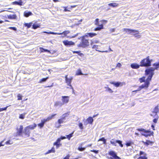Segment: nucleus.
Listing matches in <instances>:
<instances>
[{"mask_svg": "<svg viewBox=\"0 0 159 159\" xmlns=\"http://www.w3.org/2000/svg\"><path fill=\"white\" fill-rule=\"evenodd\" d=\"M135 33L134 35V37L137 38H139L141 37V35L139 34H136V32L134 33Z\"/></svg>", "mask_w": 159, "mask_h": 159, "instance_id": "nucleus-50", "label": "nucleus"}, {"mask_svg": "<svg viewBox=\"0 0 159 159\" xmlns=\"http://www.w3.org/2000/svg\"><path fill=\"white\" fill-rule=\"evenodd\" d=\"M61 98V100L64 105L68 103L69 102V97L68 96H62Z\"/></svg>", "mask_w": 159, "mask_h": 159, "instance_id": "nucleus-10", "label": "nucleus"}, {"mask_svg": "<svg viewBox=\"0 0 159 159\" xmlns=\"http://www.w3.org/2000/svg\"><path fill=\"white\" fill-rule=\"evenodd\" d=\"M17 17L16 14H10L7 15V17L9 19H15Z\"/></svg>", "mask_w": 159, "mask_h": 159, "instance_id": "nucleus-22", "label": "nucleus"}, {"mask_svg": "<svg viewBox=\"0 0 159 159\" xmlns=\"http://www.w3.org/2000/svg\"><path fill=\"white\" fill-rule=\"evenodd\" d=\"M22 96L20 94H19L17 95L18 100H20L22 99Z\"/></svg>", "mask_w": 159, "mask_h": 159, "instance_id": "nucleus-51", "label": "nucleus"}, {"mask_svg": "<svg viewBox=\"0 0 159 159\" xmlns=\"http://www.w3.org/2000/svg\"><path fill=\"white\" fill-rule=\"evenodd\" d=\"M137 130L139 132H141V134L145 137L151 136L153 133V132H151L148 130H146L143 128L138 129Z\"/></svg>", "mask_w": 159, "mask_h": 159, "instance_id": "nucleus-2", "label": "nucleus"}, {"mask_svg": "<svg viewBox=\"0 0 159 159\" xmlns=\"http://www.w3.org/2000/svg\"><path fill=\"white\" fill-rule=\"evenodd\" d=\"M110 83L113 84L116 87H118L120 86L121 83L119 82H111Z\"/></svg>", "mask_w": 159, "mask_h": 159, "instance_id": "nucleus-16", "label": "nucleus"}, {"mask_svg": "<svg viewBox=\"0 0 159 159\" xmlns=\"http://www.w3.org/2000/svg\"><path fill=\"white\" fill-rule=\"evenodd\" d=\"M91 152H93L95 153V154H98L99 152V150H90V151Z\"/></svg>", "mask_w": 159, "mask_h": 159, "instance_id": "nucleus-55", "label": "nucleus"}, {"mask_svg": "<svg viewBox=\"0 0 159 159\" xmlns=\"http://www.w3.org/2000/svg\"><path fill=\"white\" fill-rule=\"evenodd\" d=\"M56 115V114L52 115L51 116H49L46 119H44L46 122L48 121L51 120L53 117Z\"/></svg>", "mask_w": 159, "mask_h": 159, "instance_id": "nucleus-27", "label": "nucleus"}, {"mask_svg": "<svg viewBox=\"0 0 159 159\" xmlns=\"http://www.w3.org/2000/svg\"><path fill=\"white\" fill-rule=\"evenodd\" d=\"M44 33L48 34H57V35H64V36H66V35L70 33V31L68 30H66L63 31L62 33H57L56 32H53L50 31L49 32H48L46 31H44L43 32Z\"/></svg>", "mask_w": 159, "mask_h": 159, "instance_id": "nucleus-3", "label": "nucleus"}, {"mask_svg": "<svg viewBox=\"0 0 159 159\" xmlns=\"http://www.w3.org/2000/svg\"><path fill=\"white\" fill-rule=\"evenodd\" d=\"M73 53H77L80 57H83L84 56V54L82 53H80V51H73Z\"/></svg>", "mask_w": 159, "mask_h": 159, "instance_id": "nucleus-29", "label": "nucleus"}, {"mask_svg": "<svg viewBox=\"0 0 159 159\" xmlns=\"http://www.w3.org/2000/svg\"><path fill=\"white\" fill-rule=\"evenodd\" d=\"M155 117L156 118H154L153 120V121L154 123H157V120H158V116H155Z\"/></svg>", "mask_w": 159, "mask_h": 159, "instance_id": "nucleus-48", "label": "nucleus"}, {"mask_svg": "<svg viewBox=\"0 0 159 159\" xmlns=\"http://www.w3.org/2000/svg\"><path fill=\"white\" fill-rule=\"evenodd\" d=\"M133 144V142L131 141H129L127 142L126 143V145L127 146H131Z\"/></svg>", "mask_w": 159, "mask_h": 159, "instance_id": "nucleus-42", "label": "nucleus"}, {"mask_svg": "<svg viewBox=\"0 0 159 159\" xmlns=\"http://www.w3.org/2000/svg\"><path fill=\"white\" fill-rule=\"evenodd\" d=\"M46 122L44 119L41 120V122L40 123L38 124V126L40 127V128H42L43 127L45 123Z\"/></svg>", "mask_w": 159, "mask_h": 159, "instance_id": "nucleus-17", "label": "nucleus"}, {"mask_svg": "<svg viewBox=\"0 0 159 159\" xmlns=\"http://www.w3.org/2000/svg\"><path fill=\"white\" fill-rule=\"evenodd\" d=\"M155 69L151 67L145 70V73L147 75H153L154 74V71Z\"/></svg>", "mask_w": 159, "mask_h": 159, "instance_id": "nucleus-8", "label": "nucleus"}, {"mask_svg": "<svg viewBox=\"0 0 159 159\" xmlns=\"http://www.w3.org/2000/svg\"><path fill=\"white\" fill-rule=\"evenodd\" d=\"M109 6L111 7H115L117 6L118 4L116 3H110L108 4Z\"/></svg>", "mask_w": 159, "mask_h": 159, "instance_id": "nucleus-37", "label": "nucleus"}, {"mask_svg": "<svg viewBox=\"0 0 159 159\" xmlns=\"http://www.w3.org/2000/svg\"><path fill=\"white\" fill-rule=\"evenodd\" d=\"M63 43L65 46H67L74 45L75 44V43L72 41H68V40L63 41Z\"/></svg>", "mask_w": 159, "mask_h": 159, "instance_id": "nucleus-11", "label": "nucleus"}, {"mask_svg": "<svg viewBox=\"0 0 159 159\" xmlns=\"http://www.w3.org/2000/svg\"><path fill=\"white\" fill-rule=\"evenodd\" d=\"M76 75H83V74L82 73V71L80 69H78L76 72Z\"/></svg>", "mask_w": 159, "mask_h": 159, "instance_id": "nucleus-39", "label": "nucleus"}, {"mask_svg": "<svg viewBox=\"0 0 159 159\" xmlns=\"http://www.w3.org/2000/svg\"><path fill=\"white\" fill-rule=\"evenodd\" d=\"M27 113H24L22 114H21L20 115L19 118L20 119H23L25 118V116Z\"/></svg>", "mask_w": 159, "mask_h": 159, "instance_id": "nucleus-36", "label": "nucleus"}, {"mask_svg": "<svg viewBox=\"0 0 159 159\" xmlns=\"http://www.w3.org/2000/svg\"><path fill=\"white\" fill-rule=\"evenodd\" d=\"M95 21L96 22V23H95V25H98V23H99V22H98V21H99V19H96V20H95Z\"/></svg>", "mask_w": 159, "mask_h": 159, "instance_id": "nucleus-58", "label": "nucleus"}, {"mask_svg": "<svg viewBox=\"0 0 159 159\" xmlns=\"http://www.w3.org/2000/svg\"><path fill=\"white\" fill-rule=\"evenodd\" d=\"M97 34L95 33H90L87 34V37H92L95 36Z\"/></svg>", "mask_w": 159, "mask_h": 159, "instance_id": "nucleus-31", "label": "nucleus"}, {"mask_svg": "<svg viewBox=\"0 0 159 159\" xmlns=\"http://www.w3.org/2000/svg\"><path fill=\"white\" fill-rule=\"evenodd\" d=\"M48 77H47L45 78H43L40 80L39 83H42L43 82H45L48 79Z\"/></svg>", "mask_w": 159, "mask_h": 159, "instance_id": "nucleus-35", "label": "nucleus"}, {"mask_svg": "<svg viewBox=\"0 0 159 159\" xmlns=\"http://www.w3.org/2000/svg\"><path fill=\"white\" fill-rule=\"evenodd\" d=\"M74 133V131H73L72 133L70 134H69L66 135V138H67L69 140H70L71 137L73 136V134Z\"/></svg>", "mask_w": 159, "mask_h": 159, "instance_id": "nucleus-32", "label": "nucleus"}, {"mask_svg": "<svg viewBox=\"0 0 159 159\" xmlns=\"http://www.w3.org/2000/svg\"><path fill=\"white\" fill-rule=\"evenodd\" d=\"M9 28L11 30H12L14 31H16V28L14 27H10Z\"/></svg>", "mask_w": 159, "mask_h": 159, "instance_id": "nucleus-57", "label": "nucleus"}, {"mask_svg": "<svg viewBox=\"0 0 159 159\" xmlns=\"http://www.w3.org/2000/svg\"><path fill=\"white\" fill-rule=\"evenodd\" d=\"M86 148V147L83 148L82 147H78V149L80 151H82L85 150Z\"/></svg>", "mask_w": 159, "mask_h": 159, "instance_id": "nucleus-46", "label": "nucleus"}, {"mask_svg": "<svg viewBox=\"0 0 159 159\" xmlns=\"http://www.w3.org/2000/svg\"><path fill=\"white\" fill-rule=\"evenodd\" d=\"M61 139L60 138H58L56 142L54 143V145L56 146L57 148H58L60 145H61L60 143L61 141Z\"/></svg>", "mask_w": 159, "mask_h": 159, "instance_id": "nucleus-19", "label": "nucleus"}, {"mask_svg": "<svg viewBox=\"0 0 159 159\" xmlns=\"http://www.w3.org/2000/svg\"><path fill=\"white\" fill-rule=\"evenodd\" d=\"M64 11H70L69 10L67 9L66 7H64Z\"/></svg>", "mask_w": 159, "mask_h": 159, "instance_id": "nucleus-62", "label": "nucleus"}, {"mask_svg": "<svg viewBox=\"0 0 159 159\" xmlns=\"http://www.w3.org/2000/svg\"><path fill=\"white\" fill-rule=\"evenodd\" d=\"M153 75H149L148 76V77L146 80L145 81V82H148L149 83V84H150L149 81L151 80V79Z\"/></svg>", "mask_w": 159, "mask_h": 159, "instance_id": "nucleus-30", "label": "nucleus"}, {"mask_svg": "<svg viewBox=\"0 0 159 159\" xmlns=\"http://www.w3.org/2000/svg\"><path fill=\"white\" fill-rule=\"evenodd\" d=\"M159 111V110L158 108V107H156L154 109L153 111V113H155V116H158L157 115V113Z\"/></svg>", "mask_w": 159, "mask_h": 159, "instance_id": "nucleus-25", "label": "nucleus"}, {"mask_svg": "<svg viewBox=\"0 0 159 159\" xmlns=\"http://www.w3.org/2000/svg\"><path fill=\"white\" fill-rule=\"evenodd\" d=\"M79 126L80 129H83V125L82 123H79Z\"/></svg>", "mask_w": 159, "mask_h": 159, "instance_id": "nucleus-54", "label": "nucleus"}, {"mask_svg": "<svg viewBox=\"0 0 159 159\" xmlns=\"http://www.w3.org/2000/svg\"><path fill=\"white\" fill-rule=\"evenodd\" d=\"M140 65H139L136 63H132L130 65L131 67L133 69H137L139 68Z\"/></svg>", "mask_w": 159, "mask_h": 159, "instance_id": "nucleus-15", "label": "nucleus"}, {"mask_svg": "<svg viewBox=\"0 0 159 159\" xmlns=\"http://www.w3.org/2000/svg\"><path fill=\"white\" fill-rule=\"evenodd\" d=\"M70 157V155L69 154H68L66 157H65L63 159H69Z\"/></svg>", "mask_w": 159, "mask_h": 159, "instance_id": "nucleus-61", "label": "nucleus"}, {"mask_svg": "<svg viewBox=\"0 0 159 159\" xmlns=\"http://www.w3.org/2000/svg\"><path fill=\"white\" fill-rule=\"evenodd\" d=\"M55 152V148L53 147L51 149L48 150V151L46 153V154H48L51 152Z\"/></svg>", "mask_w": 159, "mask_h": 159, "instance_id": "nucleus-34", "label": "nucleus"}, {"mask_svg": "<svg viewBox=\"0 0 159 159\" xmlns=\"http://www.w3.org/2000/svg\"><path fill=\"white\" fill-rule=\"evenodd\" d=\"M89 45V42L88 41L85 39H83L82 42L79 45V46L85 48Z\"/></svg>", "mask_w": 159, "mask_h": 159, "instance_id": "nucleus-6", "label": "nucleus"}, {"mask_svg": "<svg viewBox=\"0 0 159 159\" xmlns=\"http://www.w3.org/2000/svg\"><path fill=\"white\" fill-rule=\"evenodd\" d=\"M138 159H147V157L146 156V154H145L143 156H140Z\"/></svg>", "mask_w": 159, "mask_h": 159, "instance_id": "nucleus-45", "label": "nucleus"}, {"mask_svg": "<svg viewBox=\"0 0 159 159\" xmlns=\"http://www.w3.org/2000/svg\"><path fill=\"white\" fill-rule=\"evenodd\" d=\"M151 142L150 141L147 140L146 142H144V144L147 145H148Z\"/></svg>", "mask_w": 159, "mask_h": 159, "instance_id": "nucleus-56", "label": "nucleus"}, {"mask_svg": "<svg viewBox=\"0 0 159 159\" xmlns=\"http://www.w3.org/2000/svg\"><path fill=\"white\" fill-rule=\"evenodd\" d=\"M69 114L68 113V112L64 114L61 116V118L64 120L65 121H66V117L68 116Z\"/></svg>", "mask_w": 159, "mask_h": 159, "instance_id": "nucleus-20", "label": "nucleus"}, {"mask_svg": "<svg viewBox=\"0 0 159 159\" xmlns=\"http://www.w3.org/2000/svg\"><path fill=\"white\" fill-rule=\"evenodd\" d=\"M5 143L6 144H11L13 143V142L12 141H11L10 140H9L5 142Z\"/></svg>", "mask_w": 159, "mask_h": 159, "instance_id": "nucleus-47", "label": "nucleus"}, {"mask_svg": "<svg viewBox=\"0 0 159 159\" xmlns=\"http://www.w3.org/2000/svg\"><path fill=\"white\" fill-rule=\"evenodd\" d=\"M110 143L111 144L114 146H116V143H117L119 144V145L121 147H123V145L122 143V142L120 140L113 139L110 141Z\"/></svg>", "mask_w": 159, "mask_h": 159, "instance_id": "nucleus-4", "label": "nucleus"}, {"mask_svg": "<svg viewBox=\"0 0 159 159\" xmlns=\"http://www.w3.org/2000/svg\"><path fill=\"white\" fill-rule=\"evenodd\" d=\"M108 154L111 157H108L109 159H121V158L118 156L116 153L114 151H111L109 152Z\"/></svg>", "mask_w": 159, "mask_h": 159, "instance_id": "nucleus-5", "label": "nucleus"}, {"mask_svg": "<svg viewBox=\"0 0 159 159\" xmlns=\"http://www.w3.org/2000/svg\"><path fill=\"white\" fill-rule=\"evenodd\" d=\"M115 28L111 29L110 30V31L111 33L115 32Z\"/></svg>", "mask_w": 159, "mask_h": 159, "instance_id": "nucleus-59", "label": "nucleus"}, {"mask_svg": "<svg viewBox=\"0 0 159 159\" xmlns=\"http://www.w3.org/2000/svg\"><path fill=\"white\" fill-rule=\"evenodd\" d=\"M123 31H126V32H129L130 34L132 32L135 33L136 32V34H138L139 32L138 30H134L130 29L127 28H124L123 29Z\"/></svg>", "mask_w": 159, "mask_h": 159, "instance_id": "nucleus-12", "label": "nucleus"}, {"mask_svg": "<svg viewBox=\"0 0 159 159\" xmlns=\"http://www.w3.org/2000/svg\"><path fill=\"white\" fill-rule=\"evenodd\" d=\"M151 60H150L149 57L144 59L140 62V66L141 67H148L151 66Z\"/></svg>", "mask_w": 159, "mask_h": 159, "instance_id": "nucleus-1", "label": "nucleus"}, {"mask_svg": "<svg viewBox=\"0 0 159 159\" xmlns=\"http://www.w3.org/2000/svg\"><path fill=\"white\" fill-rule=\"evenodd\" d=\"M144 154V152L143 151H140L139 154L140 156H141L142 155H143Z\"/></svg>", "mask_w": 159, "mask_h": 159, "instance_id": "nucleus-63", "label": "nucleus"}, {"mask_svg": "<svg viewBox=\"0 0 159 159\" xmlns=\"http://www.w3.org/2000/svg\"><path fill=\"white\" fill-rule=\"evenodd\" d=\"M139 80V81L140 82V83H142L143 82H145V77L144 76H143L141 78H140Z\"/></svg>", "mask_w": 159, "mask_h": 159, "instance_id": "nucleus-41", "label": "nucleus"}, {"mask_svg": "<svg viewBox=\"0 0 159 159\" xmlns=\"http://www.w3.org/2000/svg\"><path fill=\"white\" fill-rule=\"evenodd\" d=\"M66 83L67 84L68 86H69L71 87V89L73 90V88L71 84V83L72 80H73V77H71L70 78L67 77V75H66L65 76Z\"/></svg>", "mask_w": 159, "mask_h": 159, "instance_id": "nucleus-7", "label": "nucleus"}, {"mask_svg": "<svg viewBox=\"0 0 159 159\" xmlns=\"http://www.w3.org/2000/svg\"><path fill=\"white\" fill-rule=\"evenodd\" d=\"M40 49L41 52H47L50 53V51L48 49H45L43 48H40Z\"/></svg>", "mask_w": 159, "mask_h": 159, "instance_id": "nucleus-33", "label": "nucleus"}, {"mask_svg": "<svg viewBox=\"0 0 159 159\" xmlns=\"http://www.w3.org/2000/svg\"><path fill=\"white\" fill-rule=\"evenodd\" d=\"M8 107V106H7L6 107H5L4 108H0V112H1L2 111H3L6 110Z\"/></svg>", "mask_w": 159, "mask_h": 159, "instance_id": "nucleus-52", "label": "nucleus"}, {"mask_svg": "<svg viewBox=\"0 0 159 159\" xmlns=\"http://www.w3.org/2000/svg\"><path fill=\"white\" fill-rule=\"evenodd\" d=\"M23 133L26 135H27L28 137L29 136L30 133V129L27 127H26L23 131Z\"/></svg>", "mask_w": 159, "mask_h": 159, "instance_id": "nucleus-14", "label": "nucleus"}, {"mask_svg": "<svg viewBox=\"0 0 159 159\" xmlns=\"http://www.w3.org/2000/svg\"><path fill=\"white\" fill-rule=\"evenodd\" d=\"M98 27L95 28L94 30V31L100 30H101L103 28V25L102 24L99 25L98 24Z\"/></svg>", "mask_w": 159, "mask_h": 159, "instance_id": "nucleus-21", "label": "nucleus"}, {"mask_svg": "<svg viewBox=\"0 0 159 159\" xmlns=\"http://www.w3.org/2000/svg\"><path fill=\"white\" fill-rule=\"evenodd\" d=\"M141 89H140V87H139L138 89H137V90H134V91H132V92L133 93H134V92H136L138 91H140V90H141Z\"/></svg>", "mask_w": 159, "mask_h": 159, "instance_id": "nucleus-60", "label": "nucleus"}, {"mask_svg": "<svg viewBox=\"0 0 159 159\" xmlns=\"http://www.w3.org/2000/svg\"><path fill=\"white\" fill-rule=\"evenodd\" d=\"M39 25L37 23H34L32 25V28L34 29H36L38 28L39 27Z\"/></svg>", "mask_w": 159, "mask_h": 159, "instance_id": "nucleus-38", "label": "nucleus"}, {"mask_svg": "<svg viewBox=\"0 0 159 159\" xmlns=\"http://www.w3.org/2000/svg\"><path fill=\"white\" fill-rule=\"evenodd\" d=\"M12 3L13 4L17 5L20 6L22 5V1H16Z\"/></svg>", "mask_w": 159, "mask_h": 159, "instance_id": "nucleus-24", "label": "nucleus"}, {"mask_svg": "<svg viewBox=\"0 0 159 159\" xmlns=\"http://www.w3.org/2000/svg\"><path fill=\"white\" fill-rule=\"evenodd\" d=\"M37 126V125L35 124H34L33 125H30L29 126H27V127L29 129H33L35 128Z\"/></svg>", "mask_w": 159, "mask_h": 159, "instance_id": "nucleus-26", "label": "nucleus"}, {"mask_svg": "<svg viewBox=\"0 0 159 159\" xmlns=\"http://www.w3.org/2000/svg\"><path fill=\"white\" fill-rule=\"evenodd\" d=\"M32 24V23H25L24 24V25L25 27H27L28 28H30Z\"/></svg>", "mask_w": 159, "mask_h": 159, "instance_id": "nucleus-43", "label": "nucleus"}, {"mask_svg": "<svg viewBox=\"0 0 159 159\" xmlns=\"http://www.w3.org/2000/svg\"><path fill=\"white\" fill-rule=\"evenodd\" d=\"M23 129V126L20 125L19 128L17 129V131L15 136L16 137L21 136L22 134Z\"/></svg>", "mask_w": 159, "mask_h": 159, "instance_id": "nucleus-9", "label": "nucleus"}, {"mask_svg": "<svg viewBox=\"0 0 159 159\" xmlns=\"http://www.w3.org/2000/svg\"><path fill=\"white\" fill-rule=\"evenodd\" d=\"M87 120L88 121V123L92 124L93 120L92 117H89L87 119Z\"/></svg>", "mask_w": 159, "mask_h": 159, "instance_id": "nucleus-28", "label": "nucleus"}, {"mask_svg": "<svg viewBox=\"0 0 159 159\" xmlns=\"http://www.w3.org/2000/svg\"><path fill=\"white\" fill-rule=\"evenodd\" d=\"M58 122L59 124H61L63 123H65L66 122V121H65L61 118H60L58 120Z\"/></svg>", "mask_w": 159, "mask_h": 159, "instance_id": "nucleus-40", "label": "nucleus"}, {"mask_svg": "<svg viewBox=\"0 0 159 159\" xmlns=\"http://www.w3.org/2000/svg\"><path fill=\"white\" fill-rule=\"evenodd\" d=\"M106 91H108L110 93H112L113 91L109 88H107V89L105 90Z\"/></svg>", "mask_w": 159, "mask_h": 159, "instance_id": "nucleus-49", "label": "nucleus"}, {"mask_svg": "<svg viewBox=\"0 0 159 159\" xmlns=\"http://www.w3.org/2000/svg\"><path fill=\"white\" fill-rule=\"evenodd\" d=\"M149 83L147 82H145V83L143 84H142L141 86H140L139 87L140 89H142L144 88H148L149 86Z\"/></svg>", "mask_w": 159, "mask_h": 159, "instance_id": "nucleus-18", "label": "nucleus"}, {"mask_svg": "<svg viewBox=\"0 0 159 159\" xmlns=\"http://www.w3.org/2000/svg\"><path fill=\"white\" fill-rule=\"evenodd\" d=\"M64 104L62 103V102L60 101H57L54 104V106L55 107H61L62 105H63Z\"/></svg>", "mask_w": 159, "mask_h": 159, "instance_id": "nucleus-13", "label": "nucleus"}, {"mask_svg": "<svg viewBox=\"0 0 159 159\" xmlns=\"http://www.w3.org/2000/svg\"><path fill=\"white\" fill-rule=\"evenodd\" d=\"M32 12L27 11H25L24 12V15L26 17H28L32 15Z\"/></svg>", "mask_w": 159, "mask_h": 159, "instance_id": "nucleus-23", "label": "nucleus"}, {"mask_svg": "<svg viewBox=\"0 0 159 159\" xmlns=\"http://www.w3.org/2000/svg\"><path fill=\"white\" fill-rule=\"evenodd\" d=\"M153 66H155V68L154 69H157V68H159V63H154Z\"/></svg>", "mask_w": 159, "mask_h": 159, "instance_id": "nucleus-44", "label": "nucleus"}, {"mask_svg": "<svg viewBox=\"0 0 159 159\" xmlns=\"http://www.w3.org/2000/svg\"><path fill=\"white\" fill-rule=\"evenodd\" d=\"M98 45H94L92 47V48L93 49H95L96 51H98V50H97L98 49ZM98 51L100 52V51Z\"/></svg>", "mask_w": 159, "mask_h": 159, "instance_id": "nucleus-53", "label": "nucleus"}, {"mask_svg": "<svg viewBox=\"0 0 159 159\" xmlns=\"http://www.w3.org/2000/svg\"><path fill=\"white\" fill-rule=\"evenodd\" d=\"M60 138L61 139V140H62L65 139L66 138V137L65 136H61V137Z\"/></svg>", "mask_w": 159, "mask_h": 159, "instance_id": "nucleus-64", "label": "nucleus"}]
</instances>
